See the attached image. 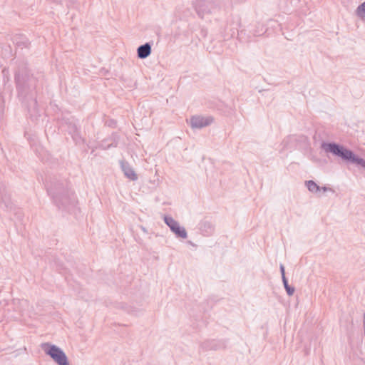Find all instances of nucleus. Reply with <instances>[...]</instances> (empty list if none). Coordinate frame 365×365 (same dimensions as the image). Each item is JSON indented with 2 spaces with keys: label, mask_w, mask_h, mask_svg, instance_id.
<instances>
[{
  "label": "nucleus",
  "mask_w": 365,
  "mask_h": 365,
  "mask_svg": "<svg viewBox=\"0 0 365 365\" xmlns=\"http://www.w3.org/2000/svg\"><path fill=\"white\" fill-rule=\"evenodd\" d=\"M48 194L51 196L54 203L59 209L71 211L77 203L74 193L63 183H56L47 188Z\"/></svg>",
  "instance_id": "f257e3e1"
},
{
  "label": "nucleus",
  "mask_w": 365,
  "mask_h": 365,
  "mask_svg": "<svg viewBox=\"0 0 365 365\" xmlns=\"http://www.w3.org/2000/svg\"><path fill=\"white\" fill-rule=\"evenodd\" d=\"M321 148L326 153H330L341 158L343 160L350 162L365 168V160L356 156L351 150L335 143L323 142Z\"/></svg>",
  "instance_id": "f03ea898"
},
{
  "label": "nucleus",
  "mask_w": 365,
  "mask_h": 365,
  "mask_svg": "<svg viewBox=\"0 0 365 365\" xmlns=\"http://www.w3.org/2000/svg\"><path fill=\"white\" fill-rule=\"evenodd\" d=\"M15 81L19 94L21 96H26L37 87V78L28 71L16 73Z\"/></svg>",
  "instance_id": "7ed1b4c3"
},
{
  "label": "nucleus",
  "mask_w": 365,
  "mask_h": 365,
  "mask_svg": "<svg viewBox=\"0 0 365 365\" xmlns=\"http://www.w3.org/2000/svg\"><path fill=\"white\" fill-rule=\"evenodd\" d=\"M41 348L58 365H69L66 354L58 346L49 343H43Z\"/></svg>",
  "instance_id": "20e7f679"
},
{
  "label": "nucleus",
  "mask_w": 365,
  "mask_h": 365,
  "mask_svg": "<svg viewBox=\"0 0 365 365\" xmlns=\"http://www.w3.org/2000/svg\"><path fill=\"white\" fill-rule=\"evenodd\" d=\"M165 223L170 227V230L177 237L186 239L187 233L185 227L180 225L179 222L170 216H164Z\"/></svg>",
  "instance_id": "39448f33"
},
{
  "label": "nucleus",
  "mask_w": 365,
  "mask_h": 365,
  "mask_svg": "<svg viewBox=\"0 0 365 365\" xmlns=\"http://www.w3.org/2000/svg\"><path fill=\"white\" fill-rule=\"evenodd\" d=\"M192 7L200 18L211 14V4L207 0H195L192 1Z\"/></svg>",
  "instance_id": "423d86ee"
},
{
  "label": "nucleus",
  "mask_w": 365,
  "mask_h": 365,
  "mask_svg": "<svg viewBox=\"0 0 365 365\" xmlns=\"http://www.w3.org/2000/svg\"><path fill=\"white\" fill-rule=\"evenodd\" d=\"M213 122L211 116L195 115L190 118V125L192 128L200 129L210 125Z\"/></svg>",
  "instance_id": "0eeeda50"
},
{
  "label": "nucleus",
  "mask_w": 365,
  "mask_h": 365,
  "mask_svg": "<svg viewBox=\"0 0 365 365\" xmlns=\"http://www.w3.org/2000/svg\"><path fill=\"white\" fill-rule=\"evenodd\" d=\"M121 169L125 175L126 178L130 179V180L135 181L138 180V175L133 169V168L129 165L128 163L125 161L120 162Z\"/></svg>",
  "instance_id": "6e6552de"
},
{
  "label": "nucleus",
  "mask_w": 365,
  "mask_h": 365,
  "mask_svg": "<svg viewBox=\"0 0 365 365\" xmlns=\"http://www.w3.org/2000/svg\"><path fill=\"white\" fill-rule=\"evenodd\" d=\"M151 51V44L150 43H145L138 48L137 55L139 58L144 59L150 55Z\"/></svg>",
  "instance_id": "1a4fd4ad"
},
{
  "label": "nucleus",
  "mask_w": 365,
  "mask_h": 365,
  "mask_svg": "<svg viewBox=\"0 0 365 365\" xmlns=\"http://www.w3.org/2000/svg\"><path fill=\"white\" fill-rule=\"evenodd\" d=\"M68 132L71 135L73 140L76 142V143H81L83 141V138H81L80 135V132L76 128V125H70L68 126Z\"/></svg>",
  "instance_id": "9d476101"
},
{
  "label": "nucleus",
  "mask_w": 365,
  "mask_h": 365,
  "mask_svg": "<svg viewBox=\"0 0 365 365\" xmlns=\"http://www.w3.org/2000/svg\"><path fill=\"white\" fill-rule=\"evenodd\" d=\"M305 185L308 189V190L312 193H317V192L321 190V187H319L314 181L313 180H307L305 182Z\"/></svg>",
  "instance_id": "9b49d317"
},
{
  "label": "nucleus",
  "mask_w": 365,
  "mask_h": 365,
  "mask_svg": "<svg viewBox=\"0 0 365 365\" xmlns=\"http://www.w3.org/2000/svg\"><path fill=\"white\" fill-rule=\"evenodd\" d=\"M282 282H283V284H284V289H286L287 294L289 296L293 295V294L294 292V288L293 287H290L288 284L287 279L286 277H284V279H282Z\"/></svg>",
  "instance_id": "f8f14e48"
},
{
  "label": "nucleus",
  "mask_w": 365,
  "mask_h": 365,
  "mask_svg": "<svg viewBox=\"0 0 365 365\" xmlns=\"http://www.w3.org/2000/svg\"><path fill=\"white\" fill-rule=\"evenodd\" d=\"M357 13L360 16H365V1L358 6Z\"/></svg>",
  "instance_id": "ddd939ff"
},
{
  "label": "nucleus",
  "mask_w": 365,
  "mask_h": 365,
  "mask_svg": "<svg viewBox=\"0 0 365 365\" xmlns=\"http://www.w3.org/2000/svg\"><path fill=\"white\" fill-rule=\"evenodd\" d=\"M279 269H280V272H281V274H282V279H284V277H285V273H284V267L283 264H280L279 266Z\"/></svg>",
  "instance_id": "4468645a"
},
{
  "label": "nucleus",
  "mask_w": 365,
  "mask_h": 365,
  "mask_svg": "<svg viewBox=\"0 0 365 365\" xmlns=\"http://www.w3.org/2000/svg\"><path fill=\"white\" fill-rule=\"evenodd\" d=\"M204 225H205V227H206V226H207V228L210 230V231H212V225H211L210 223H209V222H205V223L204 224Z\"/></svg>",
  "instance_id": "2eb2a0df"
},
{
  "label": "nucleus",
  "mask_w": 365,
  "mask_h": 365,
  "mask_svg": "<svg viewBox=\"0 0 365 365\" xmlns=\"http://www.w3.org/2000/svg\"><path fill=\"white\" fill-rule=\"evenodd\" d=\"M321 190H323L324 192H326L327 190H331V189L327 187H326V186H324V187H321Z\"/></svg>",
  "instance_id": "dca6fc26"
},
{
  "label": "nucleus",
  "mask_w": 365,
  "mask_h": 365,
  "mask_svg": "<svg viewBox=\"0 0 365 365\" xmlns=\"http://www.w3.org/2000/svg\"><path fill=\"white\" fill-rule=\"evenodd\" d=\"M0 200L4 201L3 197L0 196Z\"/></svg>",
  "instance_id": "f3484780"
}]
</instances>
